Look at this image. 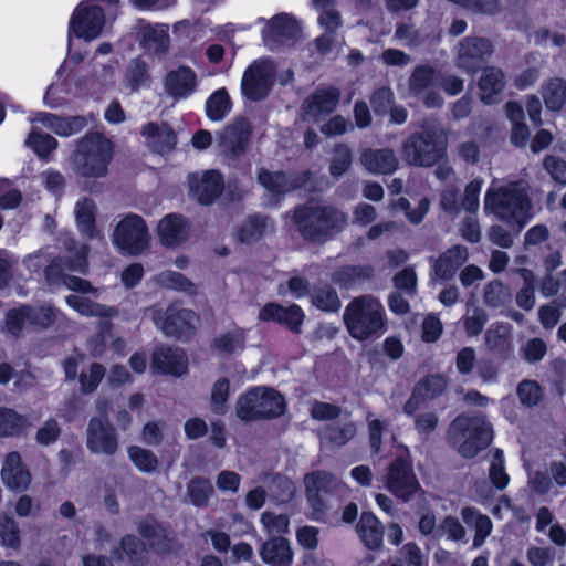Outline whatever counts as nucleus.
<instances>
[{
    "mask_svg": "<svg viewBox=\"0 0 566 566\" xmlns=\"http://www.w3.org/2000/svg\"><path fill=\"white\" fill-rule=\"evenodd\" d=\"M293 223L305 240L322 242L345 227L347 214L333 206L310 200L294 209Z\"/></svg>",
    "mask_w": 566,
    "mask_h": 566,
    "instance_id": "nucleus-1",
    "label": "nucleus"
},
{
    "mask_svg": "<svg viewBox=\"0 0 566 566\" xmlns=\"http://www.w3.org/2000/svg\"><path fill=\"white\" fill-rule=\"evenodd\" d=\"M343 319L348 334L359 342L380 337L387 327L385 308L373 295L354 297L345 307Z\"/></svg>",
    "mask_w": 566,
    "mask_h": 566,
    "instance_id": "nucleus-2",
    "label": "nucleus"
},
{
    "mask_svg": "<svg viewBox=\"0 0 566 566\" xmlns=\"http://www.w3.org/2000/svg\"><path fill=\"white\" fill-rule=\"evenodd\" d=\"M484 209L499 219L516 223L521 229L531 219V201L521 182L492 185L486 191Z\"/></svg>",
    "mask_w": 566,
    "mask_h": 566,
    "instance_id": "nucleus-3",
    "label": "nucleus"
},
{
    "mask_svg": "<svg viewBox=\"0 0 566 566\" xmlns=\"http://www.w3.org/2000/svg\"><path fill=\"white\" fill-rule=\"evenodd\" d=\"M114 145L98 132H90L76 142L72 155L73 170L84 178H101L107 175L113 159Z\"/></svg>",
    "mask_w": 566,
    "mask_h": 566,
    "instance_id": "nucleus-4",
    "label": "nucleus"
},
{
    "mask_svg": "<svg viewBox=\"0 0 566 566\" xmlns=\"http://www.w3.org/2000/svg\"><path fill=\"white\" fill-rule=\"evenodd\" d=\"M449 440L464 458H473L493 440V429L482 413L458 416L448 430Z\"/></svg>",
    "mask_w": 566,
    "mask_h": 566,
    "instance_id": "nucleus-5",
    "label": "nucleus"
},
{
    "mask_svg": "<svg viewBox=\"0 0 566 566\" xmlns=\"http://www.w3.org/2000/svg\"><path fill=\"white\" fill-rule=\"evenodd\" d=\"M447 134L440 126H428L411 134L401 146L403 160L411 166L432 167L447 151Z\"/></svg>",
    "mask_w": 566,
    "mask_h": 566,
    "instance_id": "nucleus-6",
    "label": "nucleus"
},
{
    "mask_svg": "<svg viewBox=\"0 0 566 566\" xmlns=\"http://www.w3.org/2000/svg\"><path fill=\"white\" fill-rule=\"evenodd\" d=\"M101 2L114 7V12H109L111 15L117 14L119 0H101ZM105 25L106 13L99 0H85L73 11L69 31L76 38L91 42L103 33Z\"/></svg>",
    "mask_w": 566,
    "mask_h": 566,
    "instance_id": "nucleus-7",
    "label": "nucleus"
},
{
    "mask_svg": "<svg viewBox=\"0 0 566 566\" xmlns=\"http://www.w3.org/2000/svg\"><path fill=\"white\" fill-rule=\"evenodd\" d=\"M284 399L273 389L253 388L242 395L235 406L237 416L243 421L275 418L284 412Z\"/></svg>",
    "mask_w": 566,
    "mask_h": 566,
    "instance_id": "nucleus-8",
    "label": "nucleus"
},
{
    "mask_svg": "<svg viewBox=\"0 0 566 566\" xmlns=\"http://www.w3.org/2000/svg\"><path fill=\"white\" fill-rule=\"evenodd\" d=\"M151 317L155 325L168 337L182 339L195 334L198 315L188 308L176 304L168 306L165 311L151 308Z\"/></svg>",
    "mask_w": 566,
    "mask_h": 566,
    "instance_id": "nucleus-9",
    "label": "nucleus"
},
{
    "mask_svg": "<svg viewBox=\"0 0 566 566\" xmlns=\"http://www.w3.org/2000/svg\"><path fill=\"white\" fill-rule=\"evenodd\" d=\"M149 232L144 219L135 213L127 214L114 229L113 243L123 252L138 255L149 247Z\"/></svg>",
    "mask_w": 566,
    "mask_h": 566,
    "instance_id": "nucleus-10",
    "label": "nucleus"
},
{
    "mask_svg": "<svg viewBox=\"0 0 566 566\" xmlns=\"http://www.w3.org/2000/svg\"><path fill=\"white\" fill-rule=\"evenodd\" d=\"M385 486L403 502L410 501L421 490L411 463L402 457L396 458L388 467Z\"/></svg>",
    "mask_w": 566,
    "mask_h": 566,
    "instance_id": "nucleus-11",
    "label": "nucleus"
},
{
    "mask_svg": "<svg viewBox=\"0 0 566 566\" xmlns=\"http://www.w3.org/2000/svg\"><path fill=\"white\" fill-rule=\"evenodd\" d=\"M303 483L308 502L317 511L323 509L324 501L328 495H344L348 492L345 483L324 470L305 474Z\"/></svg>",
    "mask_w": 566,
    "mask_h": 566,
    "instance_id": "nucleus-12",
    "label": "nucleus"
},
{
    "mask_svg": "<svg viewBox=\"0 0 566 566\" xmlns=\"http://www.w3.org/2000/svg\"><path fill=\"white\" fill-rule=\"evenodd\" d=\"M275 67L270 59L254 61L243 74L242 94L254 102L264 99L271 91Z\"/></svg>",
    "mask_w": 566,
    "mask_h": 566,
    "instance_id": "nucleus-13",
    "label": "nucleus"
},
{
    "mask_svg": "<svg viewBox=\"0 0 566 566\" xmlns=\"http://www.w3.org/2000/svg\"><path fill=\"white\" fill-rule=\"evenodd\" d=\"M136 41L145 53L163 56L170 49L169 25L166 23H150L144 19L137 20L133 28Z\"/></svg>",
    "mask_w": 566,
    "mask_h": 566,
    "instance_id": "nucleus-14",
    "label": "nucleus"
},
{
    "mask_svg": "<svg viewBox=\"0 0 566 566\" xmlns=\"http://www.w3.org/2000/svg\"><path fill=\"white\" fill-rule=\"evenodd\" d=\"M116 429L104 418H91L86 428V447L94 454L114 455L118 450Z\"/></svg>",
    "mask_w": 566,
    "mask_h": 566,
    "instance_id": "nucleus-15",
    "label": "nucleus"
},
{
    "mask_svg": "<svg viewBox=\"0 0 566 566\" xmlns=\"http://www.w3.org/2000/svg\"><path fill=\"white\" fill-rule=\"evenodd\" d=\"M251 133V125L245 118H235L218 133L217 146L223 155L237 157L245 151Z\"/></svg>",
    "mask_w": 566,
    "mask_h": 566,
    "instance_id": "nucleus-16",
    "label": "nucleus"
},
{
    "mask_svg": "<svg viewBox=\"0 0 566 566\" xmlns=\"http://www.w3.org/2000/svg\"><path fill=\"white\" fill-rule=\"evenodd\" d=\"M493 54L490 40L479 36H468L459 42L457 65L468 73L474 74L481 64Z\"/></svg>",
    "mask_w": 566,
    "mask_h": 566,
    "instance_id": "nucleus-17",
    "label": "nucleus"
},
{
    "mask_svg": "<svg viewBox=\"0 0 566 566\" xmlns=\"http://www.w3.org/2000/svg\"><path fill=\"white\" fill-rule=\"evenodd\" d=\"M436 78L437 72L431 65H417L408 78L409 93L413 96H422V102L427 107L441 106L442 97L431 90Z\"/></svg>",
    "mask_w": 566,
    "mask_h": 566,
    "instance_id": "nucleus-18",
    "label": "nucleus"
},
{
    "mask_svg": "<svg viewBox=\"0 0 566 566\" xmlns=\"http://www.w3.org/2000/svg\"><path fill=\"white\" fill-rule=\"evenodd\" d=\"M301 27L294 17L287 13H280L270 19L262 30L264 43L273 49L287 44L297 39Z\"/></svg>",
    "mask_w": 566,
    "mask_h": 566,
    "instance_id": "nucleus-19",
    "label": "nucleus"
},
{
    "mask_svg": "<svg viewBox=\"0 0 566 566\" xmlns=\"http://www.w3.org/2000/svg\"><path fill=\"white\" fill-rule=\"evenodd\" d=\"M340 99V91L334 86L318 87L308 95L302 106L303 119L318 120L334 112Z\"/></svg>",
    "mask_w": 566,
    "mask_h": 566,
    "instance_id": "nucleus-20",
    "label": "nucleus"
},
{
    "mask_svg": "<svg viewBox=\"0 0 566 566\" xmlns=\"http://www.w3.org/2000/svg\"><path fill=\"white\" fill-rule=\"evenodd\" d=\"M190 195L201 205L212 203L223 190V180L217 170L188 176Z\"/></svg>",
    "mask_w": 566,
    "mask_h": 566,
    "instance_id": "nucleus-21",
    "label": "nucleus"
},
{
    "mask_svg": "<svg viewBox=\"0 0 566 566\" xmlns=\"http://www.w3.org/2000/svg\"><path fill=\"white\" fill-rule=\"evenodd\" d=\"M198 87L197 73L189 66L180 65L164 77V91L175 101L191 96Z\"/></svg>",
    "mask_w": 566,
    "mask_h": 566,
    "instance_id": "nucleus-22",
    "label": "nucleus"
},
{
    "mask_svg": "<svg viewBox=\"0 0 566 566\" xmlns=\"http://www.w3.org/2000/svg\"><path fill=\"white\" fill-rule=\"evenodd\" d=\"M0 474L3 484L11 491H25L31 483V474L15 451L6 455Z\"/></svg>",
    "mask_w": 566,
    "mask_h": 566,
    "instance_id": "nucleus-23",
    "label": "nucleus"
},
{
    "mask_svg": "<svg viewBox=\"0 0 566 566\" xmlns=\"http://www.w3.org/2000/svg\"><path fill=\"white\" fill-rule=\"evenodd\" d=\"M468 248L461 244H455L437 259H433L432 271L437 280L448 281L451 280L457 271L468 261Z\"/></svg>",
    "mask_w": 566,
    "mask_h": 566,
    "instance_id": "nucleus-24",
    "label": "nucleus"
},
{
    "mask_svg": "<svg viewBox=\"0 0 566 566\" xmlns=\"http://www.w3.org/2000/svg\"><path fill=\"white\" fill-rule=\"evenodd\" d=\"M151 368L161 374L181 376L188 369V358L178 347H158L153 353Z\"/></svg>",
    "mask_w": 566,
    "mask_h": 566,
    "instance_id": "nucleus-25",
    "label": "nucleus"
},
{
    "mask_svg": "<svg viewBox=\"0 0 566 566\" xmlns=\"http://www.w3.org/2000/svg\"><path fill=\"white\" fill-rule=\"evenodd\" d=\"M157 231L159 240L165 247L175 248L188 239L190 224L184 216L170 213L159 221Z\"/></svg>",
    "mask_w": 566,
    "mask_h": 566,
    "instance_id": "nucleus-26",
    "label": "nucleus"
},
{
    "mask_svg": "<svg viewBox=\"0 0 566 566\" xmlns=\"http://www.w3.org/2000/svg\"><path fill=\"white\" fill-rule=\"evenodd\" d=\"M359 161L368 172L374 175H390L395 172L399 166V160L395 151L389 148L364 149L360 154Z\"/></svg>",
    "mask_w": 566,
    "mask_h": 566,
    "instance_id": "nucleus-27",
    "label": "nucleus"
},
{
    "mask_svg": "<svg viewBox=\"0 0 566 566\" xmlns=\"http://www.w3.org/2000/svg\"><path fill=\"white\" fill-rule=\"evenodd\" d=\"M259 318L265 322H277L285 325L292 332L300 333L304 313L297 305L283 307L279 304L270 303L260 311Z\"/></svg>",
    "mask_w": 566,
    "mask_h": 566,
    "instance_id": "nucleus-28",
    "label": "nucleus"
},
{
    "mask_svg": "<svg viewBox=\"0 0 566 566\" xmlns=\"http://www.w3.org/2000/svg\"><path fill=\"white\" fill-rule=\"evenodd\" d=\"M140 133L145 137L147 146L159 154L171 151L177 143L175 132L166 123H147Z\"/></svg>",
    "mask_w": 566,
    "mask_h": 566,
    "instance_id": "nucleus-29",
    "label": "nucleus"
},
{
    "mask_svg": "<svg viewBox=\"0 0 566 566\" xmlns=\"http://www.w3.org/2000/svg\"><path fill=\"white\" fill-rule=\"evenodd\" d=\"M260 557L270 566H292L294 552L289 539L273 536L262 544Z\"/></svg>",
    "mask_w": 566,
    "mask_h": 566,
    "instance_id": "nucleus-30",
    "label": "nucleus"
},
{
    "mask_svg": "<svg viewBox=\"0 0 566 566\" xmlns=\"http://www.w3.org/2000/svg\"><path fill=\"white\" fill-rule=\"evenodd\" d=\"M31 120L39 122L56 135L64 137L80 133L87 125L83 116L60 117L51 113H38Z\"/></svg>",
    "mask_w": 566,
    "mask_h": 566,
    "instance_id": "nucleus-31",
    "label": "nucleus"
},
{
    "mask_svg": "<svg viewBox=\"0 0 566 566\" xmlns=\"http://www.w3.org/2000/svg\"><path fill=\"white\" fill-rule=\"evenodd\" d=\"M74 213L82 234L90 240L102 237L96 228L97 206L92 198L84 197L80 199L75 205Z\"/></svg>",
    "mask_w": 566,
    "mask_h": 566,
    "instance_id": "nucleus-32",
    "label": "nucleus"
},
{
    "mask_svg": "<svg viewBox=\"0 0 566 566\" xmlns=\"http://www.w3.org/2000/svg\"><path fill=\"white\" fill-rule=\"evenodd\" d=\"M260 480L266 486L270 501L276 505L289 503L295 495V484L284 475L263 474L260 476Z\"/></svg>",
    "mask_w": 566,
    "mask_h": 566,
    "instance_id": "nucleus-33",
    "label": "nucleus"
},
{
    "mask_svg": "<svg viewBox=\"0 0 566 566\" xmlns=\"http://www.w3.org/2000/svg\"><path fill=\"white\" fill-rule=\"evenodd\" d=\"M460 514L464 524L474 531L472 542L473 548L481 547L492 532L493 524L491 518L488 515L482 514L476 509L470 506L462 507Z\"/></svg>",
    "mask_w": 566,
    "mask_h": 566,
    "instance_id": "nucleus-34",
    "label": "nucleus"
},
{
    "mask_svg": "<svg viewBox=\"0 0 566 566\" xmlns=\"http://www.w3.org/2000/svg\"><path fill=\"white\" fill-rule=\"evenodd\" d=\"M504 86L505 80L502 70L495 66L485 67L479 80L481 101L485 104L494 103L495 96L503 91Z\"/></svg>",
    "mask_w": 566,
    "mask_h": 566,
    "instance_id": "nucleus-35",
    "label": "nucleus"
},
{
    "mask_svg": "<svg viewBox=\"0 0 566 566\" xmlns=\"http://www.w3.org/2000/svg\"><path fill=\"white\" fill-rule=\"evenodd\" d=\"M374 273L375 271L371 265H346L333 273L332 281L339 286L349 289L370 280Z\"/></svg>",
    "mask_w": 566,
    "mask_h": 566,
    "instance_id": "nucleus-36",
    "label": "nucleus"
},
{
    "mask_svg": "<svg viewBox=\"0 0 566 566\" xmlns=\"http://www.w3.org/2000/svg\"><path fill=\"white\" fill-rule=\"evenodd\" d=\"M360 539L369 549H377L382 544L384 530L378 518L368 512H364L357 524Z\"/></svg>",
    "mask_w": 566,
    "mask_h": 566,
    "instance_id": "nucleus-37",
    "label": "nucleus"
},
{
    "mask_svg": "<svg viewBox=\"0 0 566 566\" xmlns=\"http://www.w3.org/2000/svg\"><path fill=\"white\" fill-rule=\"evenodd\" d=\"M65 301L70 307L83 316L111 318L118 315L115 307L95 303L85 296L72 294L66 296Z\"/></svg>",
    "mask_w": 566,
    "mask_h": 566,
    "instance_id": "nucleus-38",
    "label": "nucleus"
},
{
    "mask_svg": "<svg viewBox=\"0 0 566 566\" xmlns=\"http://www.w3.org/2000/svg\"><path fill=\"white\" fill-rule=\"evenodd\" d=\"M259 182L273 196L277 198L284 193L295 189L297 185L291 180L284 172L269 171L261 169L258 174Z\"/></svg>",
    "mask_w": 566,
    "mask_h": 566,
    "instance_id": "nucleus-39",
    "label": "nucleus"
},
{
    "mask_svg": "<svg viewBox=\"0 0 566 566\" xmlns=\"http://www.w3.org/2000/svg\"><path fill=\"white\" fill-rule=\"evenodd\" d=\"M542 97L548 111L558 112L566 103V80L552 77L542 86Z\"/></svg>",
    "mask_w": 566,
    "mask_h": 566,
    "instance_id": "nucleus-40",
    "label": "nucleus"
},
{
    "mask_svg": "<svg viewBox=\"0 0 566 566\" xmlns=\"http://www.w3.org/2000/svg\"><path fill=\"white\" fill-rule=\"evenodd\" d=\"M28 427L27 417L12 408L0 407V438L18 437Z\"/></svg>",
    "mask_w": 566,
    "mask_h": 566,
    "instance_id": "nucleus-41",
    "label": "nucleus"
},
{
    "mask_svg": "<svg viewBox=\"0 0 566 566\" xmlns=\"http://www.w3.org/2000/svg\"><path fill=\"white\" fill-rule=\"evenodd\" d=\"M138 533L148 541L151 547L166 549L169 546V538L165 527L153 517H146L138 523Z\"/></svg>",
    "mask_w": 566,
    "mask_h": 566,
    "instance_id": "nucleus-42",
    "label": "nucleus"
},
{
    "mask_svg": "<svg viewBox=\"0 0 566 566\" xmlns=\"http://www.w3.org/2000/svg\"><path fill=\"white\" fill-rule=\"evenodd\" d=\"M113 554L118 560L127 558L133 565H142L145 560L146 547L135 535H126L120 541V547L114 549Z\"/></svg>",
    "mask_w": 566,
    "mask_h": 566,
    "instance_id": "nucleus-43",
    "label": "nucleus"
},
{
    "mask_svg": "<svg viewBox=\"0 0 566 566\" xmlns=\"http://www.w3.org/2000/svg\"><path fill=\"white\" fill-rule=\"evenodd\" d=\"M269 228V220L264 216L254 214L247 218L238 230V239L242 243L259 241Z\"/></svg>",
    "mask_w": 566,
    "mask_h": 566,
    "instance_id": "nucleus-44",
    "label": "nucleus"
},
{
    "mask_svg": "<svg viewBox=\"0 0 566 566\" xmlns=\"http://www.w3.org/2000/svg\"><path fill=\"white\" fill-rule=\"evenodd\" d=\"M356 432L355 422H337L325 427L322 439L334 447H343L356 436Z\"/></svg>",
    "mask_w": 566,
    "mask_h": 566,
    "instance_id": "nucleus-45",
    "label": "nucleus"
},
{
    "mask_svg": "<svg viewBox=\"0 0 566 566\" xmlns=\"http://www.w3.org/2000/svg\"><path fill=\"white\" fill-rule=\"evenodd\" d=\"M512 301V293L507 285L500 280H492L483 287V302L486 306L499 308Z\"/></svg>",
    "mask_w": 566,
    "mask_h": 566,
    "instance_id": "nucleus-46",
    "label": "nucleus"
},
{
    "mask_svg": "<svg viewBox=\"0 0 566 566\" xmlns=\"http://www.w3.org/2000/svg\"><path fill=\"white\" fill-rule=\"evenodd\" d=\"M29 326L36 331L50 328L57 318V310L51 305L31 306L24 304Z\"/></svg>",
    "mask_w": 566,
    "mask_h": 566,
    "instance_id": "nucleus-47",
    "label": "nucleus"
},
{
    "mask_svg": "<svg viewBox=\"0 0 566 566\" xmlns=\"http://www.w3.org/2000/svg\"><path fill=\"white\" fill-rule=\"evenodd\" d=\"M155 281L158 285L165 289H170L179 292H184L190 295L197 294L196 285L184 274L175 271L160 272Z\"/></svg>",
    "mask_w": 566,
    "mask_h": 566,
    "instance_id": "nucleus-48",
    "label": "nucleus"
},
{
    "mask_svg": "<svg viewBox=\"0 0 566 566\" xmlns=\"http://www.w3.org/2000/svg\"><path fill=\"white\" fill-rule=\"evenodd\" d=\"M25 146L32 149L40 158L49 159L57 147V140L51 135L33 128L25 139Z\"/></svg>",
    "mask_w": 566,
    "mask_h": 566,
    "instance_id": "nucleus-49",
    "label": "nucleus"
},
{
    "mask_svg": "<svg viewBox=\"0 0 566 566\" xmlns=\"http://www.w3.org/2000/svg\"><path fill=\"white\" fill-rule=\"evenodd\" d=\"M214 489L211 482L202 476H196L187 485V495L196 506H207Z\"/></svg>",
    "mask_w": 566,
    "mask_h": 566,
    "instance_id": "nucleus-50",
    "label": "nucleus"
},
{
    "mask_svg": "<svg viewBox=\"0 0 566 566\" xmlns=\"http://www.w3.org/2000/svg\"><path fill=\"white\" fill-rule=\"evenodd\" d=\"M149 78L148 64L144 60L136 57L129 62L125 73V84L132 92L138 91L149 82Z\"/></svg>",
    "mask_w": 566,
    "mask_h": 566,
    "instance_id": "nucleus-51",
    "label": "nucleus"
},
{
    "mask_svg": "<svg viewBox=\"0 0 566 566\" xmlns=\"http://www.w3.org/2000/svg\"><path fill=\"white\" fill-rule=\"evenodd\" d=\"M231 109V101L224 88L216 91L206 103V113L211 120H222Z\"/></svg>",
    "mask_w": 566,
    "mask_h": 566,
    "instance_id": "nucleus-52",
    "label": "nucleus"
},
{
    "mask_svg": "<svg viewBox=\"0 0 566 566\" xmlns=\"http://www.w3.org/2000/svg\"><path fill=\"white\" fill-rule=\"evenodd\" d=\"M0 544L14 551L21 546L19 525L13 517L6 514H0Z\"/></svg>",
    "mask_w": 566,
    "mask_h": 566,
    "instance_id": "nucleus-53",
    "label": "nucleus"
},
{
    "mask_svg": "<svg viewBox=\"0 0 566 566\" xmlns=\"http://www.w3.org/2000/svg\"><path fill=\"white\" fill-rule=\"evenodd\" d=\"M127 452L129 459L139 471L151 473L158 469L159 460L153 451L132 446L128 448Z\"/></svg>",
    "mask_w": 566,
    "mask_h": 566,
    "instance_id": "nucleus-54",
    "label": "nucleus"
},
{
    "mask_svg": "<svg viewBox=\"0 0 566 566\" xmlns=\"http://www.w3.org/2000/svg\"><path fill=\"white\" fill-rule=\"evenodd\" d=\"M212 348L221 354H233L244 346V336L241 331H232L216 337L211 344Z\"/></svg>",
    "mask_w": 566,
    "mask_h": 566,
    "instance_id": "nucleus-55",
    "label": "nucleus"
},
{
    "mask_svg": "<svg viewBox=\"0 0 566 566\" xmlns=\"http://www.w3.org/2000/svg\"><path fill=\"white\" fill-rule=\"evenodd\" d=\"M520 402L528 408L537 406L543 398V389L535 380H522L516 388Z\"/></svg>",
    "mask_w": 566,
    "mask_h": 566,
    "instance_id": "nucleus-56",
    "label": "nucleus"
},
{
    "mask_svg": "<svg viewBox=\"0 0 566 566\" xmlns=\"http://www.w3.org/2000/svg\"><path fill=\"white\" fill-rule=\"evenodd\" d=\"M260 522L271 537L281 536L289 533L290 530V518L285 514H275L266 511L261 514Z\"/></svg>",
    "mask_w": 566,
    "mask_h": 566,
    "instance_id": "nucleus-57",
    "label": "nucleus"
},
{
    "mask_svg": "<svg viewBox=\"0 0 566 566\" xmlns=\"http://www.w3.org/2000/svg\"><path fill=\"white\" fill-rule=\"evenodd\" d=\"M422 398L434 399L447 388V379L441 375H430L421 379L415 387Z\"/></svg>",
    "mask_w": 566,
    "mask_h": 566,
    "instance_id": "nucleus-58",
    "label": "nucleus"
},
{
    "mask_svg": "<svg viewBox=\"0 0 566 566\" xmlns=\"http://www.w3.org/2000/svg\"><path fill=\"white\" fill-rule=\"evenodd\" d=\"M25 326H29V319L24 305H20L19 307L11 308L7 312L4 328L10 335L20 337L23 334Z\"/></svg>",
    "mask_w": 566,
    "mask_h": 566,
    "instance_id": "nucleus-59",
    "label": "nucleus"
},
{
    "mask_svg": "<svg viewBox=\"0 0 566 566\" xmlns=\"http://www.w3.org/2000/svg\"><path fill=\"white\" fill-rule=\"evenodd\" d=\"M489 478L492 484L499 490L505 489L509 483L510 478L504 468L503 452L500 449L493 451Z\"/></svg>",
    "mask_w": 566,
    "mask_h": 566,
    "instance_id": "nucleus-60",
    "label": "nucleus"
},
{
    "mask_svg": "<svg viewBox=\"0 0 566 566\" xmlns=\"http://www.w3.org/2000/svg\"><path fill=\"white\" fill-rule=\"evenodd\" d=\"M488 322L486 312L479 306L472 305L468 307L463 317V325L468 336H478Z\"/></svg>",
    "mask_w": 566,
    "mask_h": 566,
    "instance_id": "nucleus-61",
    "label": "nucleus"
},
{
    "mask_svg": "<svg viewBox=\"0 0 566 566\" xmlns=\"http://www.w3.org/2000/svg\"><path fill=\"white\" fill-rule=\"evenodd\" d=\"M312 303L317 308L326 312H336L340 307L337 293L328 286L315 291L312 295Z\"/></svg>",
    "mask_w": 566,
    "mask_h": 566,
    "instance_id": "nucleus-62",
    "label": "nucleus"
},
{
    "mask_svg": "<svg viewBox=\"0 0 566 566\" xmlns=\"http://www.w3.org/2000/svg\"><path fill=\"white\" fill-rule=\"evenodd\" d=\"M105 376V368L98 363L90 366L87 371L80 374L81 391L83 394H92L95 391Z\"/></svg>",
    "mask_w": 566,
    "mask_h": 566,
    "instance_id": "nucleus-63",
    "label": "nucleus"
},
{
    "mask_svg": "<svg viewBox=\"0 0 566 566\" xmlns=\"http://www.w3.org/2000/svg\"><path fill=\"white\" fill-rule=\"evenodd\" d=\"M352 165V151L344 145L338 144L334 147V156L331 160L329 172L334 177L345 174Z\"/></svg>",
    "mask_w": 566,
    "mask_h": 566,
    "instance_id": "nucleus-64",
    "label": "nucleus"
}]
</instances>
